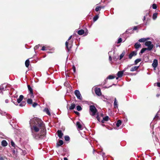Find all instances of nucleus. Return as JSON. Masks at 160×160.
Listing matches in <instances>:
<instances>
[{
    "label": "nucleus",
    "mask_w": 160,
    "mask_h": 160,
    "mask_svg": "<svg viewBox=\"0 0 160 160\" xmlns=\"http://www.w3.org/2000/svg\"><path fill=\"white\" fill-rule=\"evenodd\" d=\"M101 10V8L100 6H98L96 7L95 8V10L96 12H98L99 11H100Z\"/></svg>",
    "instance_id": "c9c22d12"
},
{
    "label": "nucleus",
    "mask_w": 160,
    "mask_h": 160,
    "mask_svg": "<svg viewBox=\"0 0 160 160\" xmlns=\"http://www.w3.org/2000/svg\"><path fill=\"white\" fill-rule=\"evenodd\" d=\"M23 98V96L22 95H20L19 98L17 99V102L18 103H20L21 101L22 100Z\"/></svg>",
    "instance_id": "a211bd4d"
},
{
    "label": "nucleus",
    "mask_w": 160,
    "mask_h": 160,
    "mask_svg": "<svg viewBox=\"0 0 160 160\" xmlns=\"http://www.w3.org/2000/svg\"><path fill=\"white\" fill-rule=\"evenodd\" d=\"M30 62L28 59L25 62V66L26 67L28 68Z\"/></svg>",
    "instance_id": "cd10ccee"
},
{
    "label": "nucleus",
    "mask_w": 160,
    "mask_h": 160,
    "mask_svg": "<svg viewBox=\"0 0 160 160\" xmlns=\"http://www.w3.org/2000/svg\"><path fill=\"white\" fill-rule=\"evenodd\" d=\"M122 124V122L120 120H118L116 123V126L118 128Z\"/></svg>",
    "instance_id": "a878e982"
},
{
    "label": "nucleus",
    "mask_w": 160,
    "mask_h": 160,
    "mask_svg": "<svg viewBox=\"0 0 160 160\" xmlns=\"http://www.w3.org/2000/svg\"><path fill=\"white\" fill-rule=\"evenodd\" d=\"M152 8L153 9H156L157 8V6L156 4H153L152 5Z\"/></svg>",
    "instance_id": "c03bdc74"
},
{
    "label": "nucleus",
    "mask_w": 160,
    "mask_h": 160,
    "mask_svg": "<svg viewBox=\"0 0 160 160\" xmlns=\"http://www.w3.org/2000/svg\"><path fill=\"white\" fill-rule=\"evenodd\" d=\"M48 49V47L43 46L41 49V50L42 51L47 50Z\"/></svg>",
    "instance_id": "4c0bfd02"
},
{
    "label": "nucleus",
    "mask_w": 160,
    "mask_h": 160,
    "mask_svg": "<svg viewBox=\"0 0 160 160\" xmlns=\"http://www.w3.org/2000/svg\"><path fill=\"white\" fill-rule=\"evenodd\" d=\"M158 65V62L157 60L155 59L153 61V62L152 64V66L154 68V69L157 67Z\"/></svg>",
    "instance_id": "9d476101"
},
{
    "label": "nucleus",
    "mask_w": 160,
    "mask_h": 160,
    "mask_svg": "<svg viewBox=\"0 0 160 160\" xmlns=\"http://www.w3.org/2000/svg\"><path fill=\"white\" fill-rule=\"evenodd\" d=\"M141 44L138 42H136L135 45L134 47L136 49H137L141 47Z\"/></svg>",
    "instance_id": "412c9836"
},
{
    "label": "nucleus",
    "mask_w": 160,
    "mask_h": 160,
    "mask_svg": "<svg viewBox=\"0 0 160 160\" xmlns=\"http://www.w3.org/2000/svg\"><path fill=\"white\" fill-rule=\"evenodd\" d=\"M157 86L159 87H160V82H158L157 83Z\"/></svg>",
    "instance_id": "4d7b16f0"
},
{
    "label": "nucleus",
    "mask_w": 160,
    "mask_h": 160,
    "mask_svg": "<svg viewBox=\"0 0 160 160\" xmlns=\"http://www.w3.org/2000/svg\"><path fill=\"white\" fill-rule=\"evenodd\" d=\"M29 124L32 135L34 138L42 139L45 137L46 130L45 125L41 119L34 117L30 119Z\"/></svg>",
    "instance_id": "f257e3e1"
},
{
    "label": "nucleus",
    "mask_w": 160,
    "mask_h": 160,
    "mask_svg": "<svg viewBox=\"0 0 160 160\" xmlns=\"http://www.w3.org/2000/svg\"><path fill=\"white\" fill-rule=\"evenodd\" d=\"M137 54V52L135 51L132 52L129 55V58L131 59L133 56L136 55Z\"/></svg>",
    "instance_id": "f8f14e48"
},
{
    "label": "nucleus",
    "mask_w": 160,
    "mask_h": 160,
    "mask_svg": "<svg viewBox=\"0 0 160 160\" xmlns=\"http://www.w3.org/2000/svg\"><path fill=\"white\" fill-rule=\"evenodd\" d=\"M27 102L28 104H32V99L28 98L27 100Z\"/></svg>",
    "instance_id": "2f4dec72"
},
{
    "label": "nucleus",
    "mask_w": 160,
    "mask_h": 160,
    "mask_svg": "<svg viewBox=\"0 0 160 160\" xmlns=\"http://www.w3.org/2000/svg\"><path fill=\"white\" fill-rule=\"evenodd\" d=\"M95 92L96 94L98 96L101 95L102 93L101 92V90L100 88H95Z\"/></svg>",
    "instance_id": "1a4fd4ad"
},
{
    "label": "nucleus",
    "mask_w": 160,
    "mask_h": 160,
    "mask_svg": "<svg viewBox=\"0 0 160 160\" xmlns=\"http://www.w3.org/2000/svg\"><path fill=\"white\" fill-rule=\"evenodd\" d=\"M26 103L24 102H22L21 103L19 104V106L21 107H23L25 105Z\"/></svg>",
    "instance_id": "a19ab883"
},
{
    "label": "nucleus",
    "mask_w": 160,
    "mask_h": 160,
    "mask_svg": "<svg viewBox=\"0 0 160 160\" xmlns=\"http://www.w3.org/2000/svg\"><path fill=\"white\" fill-rule=\"evenodd\" d=\"M57 132L58 137L59 138H61L63 136V134L62 132V131L61 130H58Z\"/></svg>",
    "instance_id": "ddd939ff"
},
{
    "label": "nucleus",
    "mask_w": 160,
    "mask_h": 160,
    "mask_svg": "<svg viewBox=\"0 0 160 160\" xmlns=\"http://www.w3.org/2000/svg\"><path fill=\"white\" fill-rule=\"evenodd\" d=\"M103 119L104 121H107L109 119V117L108 116H105V117L103 118Z\"/></svg>",
    "instance_id": "37998d69"
},
{
    "label": "nucleus",
    "mask_w": 160,
    "mask_h": 160,
    "mask_svg": "<svg viewBox=\"0 0 160 160\" xmlns=\"http://www.w3.org/2000/svg\"><path fill=\"white\" fill-rule=\"evenodd\" d=\"M84 33V30L83 29H81L78 31V33L79 35H82Z\"/></svg>",
    "instance_id": "b1692460"
},
{
    "label": "nucleus",
    "mask_w": 160,
    "mask_h": 160,
    "mask_svg": "<svg viewBox=\"0 0 160 160\" xmlns=\"http://www.w3.org/2000/svg\"><path fill=\"white\" fill-rule=\"evenodd\" d=\"M76 126L77 127V128L79 130H82V128L81 125V124L80 122H77L76 123Z\"/></svg>",
    "instance_id": "4468645a"
},
{
    "label": "nucleus",
    "mask_w": 160,
    "mask_h": 160,
    "mask_svg": "<svg viewBox=\"0 0 160 160\" xmlns=\"http://www.w3.org/2000/svg\"><path fill=\"white\" fill-rule=\"evenodd\" d=\"M11 144L12 147H15V145L14 142L12 141L11 142Z\"/></svg>",
    "instance_id": "a18cd8bd"
},
{
    "label": "nucleus",
    "mask_w": 160,
    "mask_h": 160,
    "mask_svg": "<svg viewBox=\"0 0 160 160\" xmlns=\"http://www.w3.org/2000/svg\"><path fill=\"white\" fill-rule=\"evenodd\" d=\"M97 111V110L94 106L92 105L90 106L89 112L91 115L94 116L95 115Z\"/></svg>",
    "instance_id": "f03ea898"
},
{
    "label": "nucleus",
    "mask_w": 160,
    "mask_h": 160,
    "mask_svg": "<svg viewBox=\"0 0 160 160\" xmlns=\"http://www.w3.org/2000/svg\"><path fill=\"white\" fill-rule=\"evenodd\" d=\"M9 88V85L7 83H4L1 86V91L7 90Z\"/></svg>",
    "instance_id": "0eeeda50"
},
{
    "label": "nucleus",
    "mask_w": 160,
    "mask_h": 160,
    "mask_svg": "<svg viewBox=\"0 0 160 160\" xmlns=\"http://www.w3.org/2000/svg\"><path fill=\"white\" fill-rule=\"evenodd\" d=\"M104 121H104V120L103 119V120L101 121L102 122V123H104Z\"/></svg>",
    "instance_id": "e2e57ef3"
},
{
    "label": "nucleus",
    "mask_w": 160,
    "mask_h": 160,
    "mask_svg": "<svg viewBox=\"0 0 160 160\" xmlns=\"http://www.w3.org/2000/svg\"><path fill=\"white\" fill-rule=\"evenodd\" d=\"M149 38H142L139 39L138 40V41L140 42H144L146 41L147 40L149 39Z\"/></svg>",
    "instance_id": "5701e85b"
},
{
    "label": "nucleus",
    "mask_w": 160,
    "mask_h": 160,
    "mask_svg": "<svg viewBox=\"0 0 160 160\" xmlns=\"http://www.w3.org/2000/svg\"><path fill=\"white\" fill-rule=\"evenodd\" d=\"M34 97V96L33 95V93H29V94L28 95V98H33Z\"/></svg>",
    "instance_id": "4be33fe9"
},
{
    "label": "nucleus",
    "mask_w": 160,
    "mask_h": 160,
    "mask_svg": "<svg viewBox=\"0 0 160 160\" xmlns=\"http://www.w3.org/2000/svg\"><path fill=\"white\" fill-rule=\"evenodd\" d=\"M126 68H125L123 71H119L117 73V75L118 77L121 78L122 77L123 72L125 71Z\"/></svg>",
    "instance_id": "9b49d317"
},
{
    "label": "nucleus",
    "mask_w": 160,
    "mask_h": 160,
    "mask_svg": "<svg viewBox=\"0 0 160 160\" xmlns=\"http://www.w3.org/2000/svg\"><path fill=\"white\" fill-rule=\"evenodd\" d=\"M72 37V36H71L69 37V38L68 39V41H69L71 39V38Z\"/></svg>",
    "instance_id": "052dcab7"
},
{
    "label": "nucleus",
    "mask_w": 160,
    "mask_h": 160,
    "mask_svg": "<svg viewBox=\"0 0 160 160\" xmlns=\"http://www.w3.org/2000/svg\"><path fill=\"white\" fill-rule=\"evenodd\" d=\"M74 94L77 98L81 100H82V98L81 95L78 90H76L74 91Z\"/></svg>",
    "instance_id": "39448f33"
},
{
    "label": "nucleus",
    "mask_w": 160,
    "mask_h": 160,
    "mask_svg": "<svg viewBox=\"0 0 160 160\" xmlns=\"http://www.w3.org/2000/svg\"><path fill=\"white\" fill-rule=\"evenodd\" d=\"M64 85L65 86H67L68 85V82H65L64 84Z\"/></svg>",
    "instance_id": "6e6d98bb"
},
{
    "label": "nucleus",
    "mask_w": 160,
    "mask_h": 160,
    "mask_svg": "<svg viewBox=\"0 0 160 160\" xmlns=\"http://www.w3.org/2000/svg\"><path fill=\"white\" fill-rule=\"evenodd\" d=\"M141 61V59L138 58L136 59L134 61V64L136 65L139 62Z\"/></svg>",
    "instance_id": "c756f323"
},
{
    "label": "nucleus",
    "mask_w": 160,
    "mask_h": 160,
    "mask_svg": "<svg viewBox=\"0 0 160 160\" xmlns=\"http://www.w3.org/2000/svg\"><path fill=\"white\" fill-rule=\"evenodd\" d=\"M7 114L6 113V112H3L1 111V115H5Z\"/></svg>",
    "instance_id": "de8ad7c7"
},
{
    "label": "nucleus",
    "mask_w": 160,
    "mask_h": 160,
    "mask_svg": "<svg viewBox=\"0 0 160 160\" xmlns=\"http://www.w3.org/2000/svg\"><path fill=\"white\" fill-rule=\"evenodd\" d=\"M98 18H99V17H98V15H97L95 16L93 18V21L94 22H95L98 19Z\"/></svg>",
    "instance_id": "f704fd0d"
},
{
    "label": "nucleus",
    "mask_w": 160,
    "mask_h": 160,
    "mask_svg": "<svg viewBox=\"0 0 160 160\" xmlns=\"http://www.w3.org/2000/svg\"><path fill=\"white\" fill-rule=\"evenodd\" d=\"M113 59L115 60V61L116 60H117V57L115 56H113Z\"/></svg>",
    "instance_id": "603ef678"
},
{
    "label": "nucleus",
    "mask_w": 160,
    "mask_h": 160,
    "mask_svg": "<svg viewBox=\"0 0 160 160\" xmlns=\"http://www.w3.org/2000/svg\"><path fill=\"white\" fill-rule=\"evenodd\" d=\"M122 38H119L118 40V43H120L122 42Z\"/></svg>",
    "instance_id": "3c124183"
},
{
    "label": "nucleus",
    "mask_w": 160,
    "mask_h": 160,
    "mask_svg": "<svg viewBox=\"0 0 160 160\" xmlns=\"http://www.w3.org/2000/svg\"><path fill=\"white\" fill-rule=\"evenodd\" d=\"M28 90L29 92V93H32L33 92V90L32 88H31L30 86L29 85H28Z\"/></svg>",
    "instance_id": "c85d7f7f"
},
{
    "label": "nucleus",
    "mask_w": 160,
    "mask_h": 160,
    "mask_svg": "<svg viewBox=\"0 0 160 160\" xmlns=\"http://www.w3.org/2000/svg\"><path fill=\"white\" fill-rule=\"evenodd\" d=\"M8 143L6 140H3L2 141L1 145L3 147H6L8 145Z\"/></svg>",
    "instance_id": "dca6fc26"
},
{
    "label": "nucleus",
    "mask_w": 160,
    "mask_h": 160,
    "mask_svg": "<svg viewBox=\"0 0 160 160\" xmlns=\"http://www.w3.org/2000/svg\"><path fill=\"white\" fill-rule=\"evenodd\" d=\"M146 50H147V49L146 48H143L141 49L140 51V53H142Z\"/></svg>",
    "instance_id": "79ce46f5"
},
{
    "label": "nucleus",
    "mask_w": 160,
    "mask_h": 160,
    "mask_svg": "<svg viewBox=\"0 0 160 160\" xmlns=\"http://www.w3.org/2000/svg\"><path fill=\"white\" fill-rule=\"evenodd\" d=\"M96 118H97L98 121H100V118L98 115H97L96 117Z\"/></svg>",
    "instance_id": "864d4df0"
},
{
    "label": "nucleus",
    "mask_w": 160,
    "mask_h": 160,
    "mask_svg": "<svg viewBox=\"0 0 160 160\" xmlns=\"http://www.w3.org/2000/svg\"><path fill=\"white\" fill-rule=\"evenodd\" d=\"M75 104L74 103H72L71 105L69 107V109L71 110L74 109L75 107Z\"/></svg>",
    "instance_id": "393cba45"
},
{
    "label": "nucleus",
    "mask_w": 160,
    "mask_h": 160,
    "mask_svg": "<svg viewBox=\"0 0 160 160\" xmlns=\"http://www.w3.org/2000/svg\"><path fill=\"white\" fill-rule=\"evenodd\" d=\"M1 160H4L3 158L2 157H1Z\"/></svg>",
    "instance_id": "774afa93"
},
{
    "label": "nucleus",
    "mask_w": 160,
    "mask_h": 160,
    "mask_svg": "<svg viewBox=\"0 0 160 160\" xmlns=\"http://www.w3.org/2000/svg\"><path fill=\"white\" fill-rule=\"evenodd\" d=\"M64 160H68V159L67 158H64Z\"/></svg>",
    "instance_id": "338daca9"
},
{
    "label": "nucleus",
    "mask_w": 160,
    "mask_h": 160,
    "mask_svg": "<svg viewBox=\"0 0 160 160\" xmlns=\"http://www.w3.org/2000/svg\"><path fill=\"white\" fill-rule=\"evenodd\" d=\"M5 102L6 103H8L9 102V100L8 99H6L5 100Z\"/></svg>",
    "instance_id": "13d9d810"
},
{
    "label": "nucleus",
    "mask_w": 160,
    "mask_h": 160,
    "mask_svg": "<svg viewBox=\"0 0 160 160\" xmlns=\"http://www.w3.org/2000/svg\"><path fill=\"white\" fill-rule=\"evenodd\" d=\"M157 13H154L152 16V18L153 20H155L157 18Z\"/></svg>",
    "instance_id": "72a5a7b5"
},
{
    "label": "nucleus",
    "mask_w": 160,
    "mask_h": 160,
    "mask_svg": "<svg viewBox=\"0 0 160 160\" xmlns=\"http://www.w3.org/2000/svg\"><path fill=\"white\" fill-rule=\"evenodd\" d=\"M74 112L77 115H78L79 114V112Z\"/></svg>",
    "instance_id": "680f3d73"
},
{
    "label": "nucleus",
    "mask_w": 160,
    "mask_h": 160,
    "mask_svg": "<svg viewBox=\"0 0 160 160\" xmlns=\"http://www.w3.org/2000/svg\"><path fill=\"white\" fill-rule=\"evenodd\" d=\"M138 29V27L137 26H134L133 27V30H132V28H130L127 29L126 32L128 33H133V30H136Z\"/></svg>",
    "instance_id": "6e6552de"
},
{
    "label": "nucleus",
    "mask_w": 160,
    "mask_h": 160,
    "mask_svg": "<svg viewBox=\"0 0 160 160\" xmlns=\"http://www.w3.org/2000/svg\"><path fill=\"white\" fill-rule=\"evenodd\" d=\"M145 45L148 47L146 48L147 50L149 51L151 50L153 47V45L152 44V42L150 41L146 42L145 43Z\"/></svg>",
    "instance_id": "7ed1b4c3"
},
{
    "label": "nucleus",
    "mask_w": 160,
    "mask_h": 160,
    "mask_svg": "<svg viewBox=\"0 0 160 160\" xmlns=\"http://www.w3.org/2000/svg\"><path fill=\"white\" fill-rule=\"evenodd\" d=\"M72 69L73 70L74 73H75L76 72V68L74 65H73L72 66Z\"/></svg>",
    "instance_id": "09e8293b"
},
{
    "label": "nucleus",
    "mask_w": 160,
    "mask_h": 160,
    "mask_svg": "<svg viewBox=\"0 0 160 160\" xmlns=\"http://www.w3.org/2000/svg\"><path fill=\"white\" fill-rule=\"evenodd\" d=\"M101 96V99L104 102H106L107 100H108L107 98L105 97L103 95H102Z\"/></svg>",
    "instance_id": "bb28decb"
},
{
    "label": "nucleus",
    "mask_w": 160,
    "mask_h": 160,
    "mask_svg": "<svg viewBox=\"0 0 160 160\" xmlns=\"http://www.w3.org/2000/svg\"><path fill=\"white\" fill-rule=\"evenodd\" d=\"M125 53L123 51V52H122V54L120 55V60L125 55Z\"/></svg>",
    "instance_id": "ea45409f"
},
{
    "label": "nucleus",
    "mask_w": 160,
    "mask_h": 160,
    "mask_svg": "<svg viewBox=\"0 0 160 160\" xmlns=\"http://www.w3.org/2000/svg\"><path fill=\"white\" fill-rule=\"evenodd\" d=\"M139 67V66H135L134 67H132L130 69V71L131 72H133L136 70Z\"/></svg>",
    "instance_id": "aec40b11"
},
{
    "label": "nucleus",
    "mask_w": 160,
    "mask_h": 160,
    "mask_svg": "<svg viewBox=\"0 0 160 160\" xmlns=\"http://www.w3.org/2000/svg\"><path fill=\"white\" fill-rule=\"evenodd\" d=\"M43 111L45 112L49 116L51 115V113H50V112L48 109L47 108H45L43 110Z\"/></svg>",
    "instance_id": "6ab92c4d"
},
{
    "label": "nucleus",
    "mask_w": 160,
    "mask_h": 160,
    "mask_svg": "<svg viewBox=\"0 0 160 160\" xmlns=\"http://www.w3.org/2000/svg\"><path fill=\"white\" fill-rule=\"evenodd\" d=\"M77 110L78 111H80L82 110V108L81 106L78 105L77 107Z\"/></svg>",
    "instance_id": "58836bf2"
},
{
    "label": "nucleus",
    "mask_w": 160,
    "mask_h": 160,
    "mask_svg": "<svg viewBox=\"0 0 160 160\" xmlns=\"http://www.w3.org/2000/svg\"><path fill=\"white\" fill-rule=\"evenodd\" d=\"M100 8H101V9L102 8H105V6H100Z\"/></svg>",
    "instance_id": "69168bd1"
},
{
    "label": "nucleus",
    "mask_w": 160,
    "mask_h": 160,
    "mask_svg": "<svg viewBox=\"0 0 160 160\" xmlns=\"http://www.w3.org/2000/svg\"><path fill=\"white\" fill-rule=\"evenodd\" d=\"M39 44H38V45H37L36 46L34 47V50H37V49H38V48H39Z\"/></svg>",
    "instance_id": "49530a36"
},
{
    "label": "nucleus",
    "mask_w": 160,
    "mask_h": 160,
    "mask_svg": "<svg viewBox=\"0 0 160 160\" xmlns=\"http://www.w3.org/2000/svg\"><path fill=\"white\" fill-rule=\"evenodd\" d=\"M63 143V142L62 140H60L58 143L57 144V145L58 146H61V145H62Z\"/></svg>",
    "instance_id": "7c9ffc66"
},
{
    "label": "nucleus",
    "mask_w": 160,
    "mask_h": 160,
    "mask_svg": "<svg viewBox=\"0 0 160 160\" xmlns=\"http://www.w3.org/2000/svg\"><path fill=\"white\" fill-rule=\"evenodd\" d=\"M88 31L87 30V31L86 32H85V35H87L88 34Z\"/></svg>",
    "instance_id": "5fc2aeb1"
},
{
    "label": "nucleus",
    "mask_w": 160,
    "mask_h": 160,
    "mask_svg": "<svg viewBox=\"0 0 160 160\" xmlns=\"http://www.w3.org/2000/svg\"><path fill=\"white\" fill-rule=\"evenodd\" d=\"M64 138L65 141H68L70 140L69 137L68 136H66L64 137Z\"/></svg>",
    "instance_id": "e433bc0d"
},
{
    "label": "nucleus",
    "mask_w": 160,
    "mask_h": 160,
    "mask_svg": "<svg viewBox=\"0 0 160 160\" xmlns=\"http://www.w3.org/2000/svg\"><path fill=\"white\" fill-rule=\"evenodd\" d=\"M114 52H112V51H110L108 52V54L109 55V61H111L112 60V53H114Z\"/></svg>",
    "instance_id": "2eb2a0df"
},
{
    "label": "nucleus",
    "mask_w": 160,
    "mask_h": 160,
    "mask_svg": "<svg viewBox=\"0 0 160 160\" xmlns=\"http://www.w3.org/2000/svg\"><path fill=\"white\" fill-rule=\"evenodd\" d=\"M14 98H18V96L17 95H15L13 96Z\"/></svg>",
    "instance_id": "bf43d9fd"
},
{
    "label": "nucleus",
    "mask_w": 160,
    "mask_h": 160,
    "mask_svg": "<svg viewBox=\"0 0 160 160\" xmlns=\"http://www.w3.org/2000/svg\"><path fill=\"white\" fill-rule=\"evenodd\" d=\"M38 105V104L36 102H34L32 104L33 107L35 108Z\"/></svg>",
    "instance_id": "8fccbe9b"
},
{
    "label": "nucleus",
    "mask_w": 160,
    "mask_h": 160,
    "mask_svg": "<svg viewBox=\"0 0 160 160\" xmlns=\"http://www.w3.org/2000/svg\"><path fill=\"white\" fill-rule=\"evenodd\" d=\"M114 107L115 108H118V102L117 101L116 98H115L114 99Z\"/></svg>",
    "instance_id": "f3484780"
},
{
    "label": "nucleus",
    "mask_w": 160,
    "mask_h": 160,
    "mask_svg": "<svg viewBox=\"0 0 160 160\" xmlns=\"http://www.w3.org/2000/svg\"><path fill=\"white\" fill-rule=\"evenodd\" d=\"M158 114H157L155 117V118H158Z\"/></svg>",
    "instance_id": "0e129e2a"
},
{
    "label": "nucleus",
    "mask_w": 160,
    "mask_h": 160,
    "mask_svg": "<svg viewBox=\"0 0 160 160\" xmlns=\"http://www.w3.org/2000/svg\"><path fill=\"white\" fill-rule=\"evenodd\" d=\"M72 41H67L65 43L66 48L68 49V52H69L70 49L72 46Z\"/></svg>",
    "instance_id": "20e7f679"
},
{
    "label": "nucleus",
    "mask_w": 160,
    "mask_h": 160,
    "mask_svg": "<svg viewBox=\"0 0 160 160\" xmlns=\"http://www.w3.org/2000/svg\"><path fill=\"white\" fill-rule=\"evenodd\" d=\"M115 78V77L111 75H109L108 77H107V79H112L114 78Z\"/></svg>",
    "instance_id": "473e14b6"
},
{
    "label": "nucleus",
    "mask_w": 160,
    "mask_h": 160,
    "mask_svg": "<svg viewBox=\"0 0 160 160\" xmlns=\"http://www.w3.org/2000/svg\"><path fill=\"white\" fill-rule=\"evenodd\" d=\"M150 15H149V12L148 11H146V15L143 17V22L146 21L147 22L148 20L150 19Z\"/></svg>",
    "instance_id": "423d86ee"
}]
</instances>
